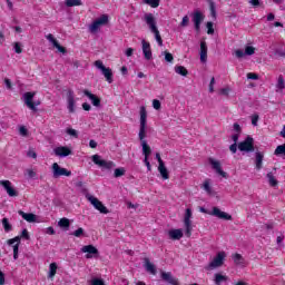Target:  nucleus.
I'll return each instance as SVG.
<instances>
[{
	"instance_id": "obj_40",
	"label": "nucleus",
	"mask_w": 285,
	"mask_h": 285,
	"mask_svg": "<svg viewBox=\"0 0 285 285\" xmlns=\"http://www.w3.org/2000/svg\"><path fill=\"white\" fill-rule=\"evenodd\" d=\"M2 226L4 233H10V230H12V225L10 224V220H8V218H2Z\"/></svg>"
},
{
	"instance_id": "obj_7",
	"label": "nucleus",
	"mask_w": 285,
	"mask_h": 285,
	"mask_svg": "<svg viewBox=\"0 0 285 285\" xmlns=\"http://www.w3.org/2000/svg\"><path fill=\"white\" fill-rule=\"evenodd\" d=\"M193 210L187 208L184 216V227L186 237H190L193 235Z\"/></svg>"
},
{
	"instance_id": "obj_41",
	"label": "nucleus",
	"mask_w": 285,
	"mask_h": 285,
	"mask_svg": "<svg viewBox=\"0 0 285 285\" xmlns=\"http://www.w3.org/2000/svg\"><path fill=\"white\" fill-rule=\"evenodd\" d=\"M57 275V263H51L49 265V277L52 278Z\"/></svg>"
},
{
	"instance_id": "obj_56",
	"label": "nucleus",
	"mask_w": 285,
	"mask_h": 285,
	"mask_svg": "<svg viewBox=\"0 0 285 285\" xmlns=\"http://www.w3.org/2000/svg\"><path fill=\"white\" fill-rule=\"evenodd\" d=\"M27 175L29 179H35V177H37V173L33 169H27Z\"/></svg>"
},
{
	"instance_id": "obj_33",
	"label": "nucleus",
	"mask_w": 285,
	"mask_h": 285,
	"mask_svg": "<svg viewBox=\"0 0 285 285\" xmlns=\"http://www.w3.org/2000/svg\"><path fill=\"white\" fill-rule=\"evenodd\" d=\"M158 173H160V176L163 179H170V175L168 174V168H166V164L158 165Z\"/></svg>"
},
{
	"instance_id": "obj_20",
	"label": "nucleus",
	"mask_w": 285,
	"mask_h": 285,
	"mask_svg": "<svg viewBox=\"0 0 285 285\" xmlns=\"http://www.w3.org/2000/svg\"><path fill=\"white\" fill-rule=\"evenodd\" d=\"M202 21H204V13H202V11H195L193 13V22L196 32H199V30H202Z\"/></svg>"
},
{
	"instance_id": "obj_63",
	"label": "nucleus",
	"mask_w": 285,
	"mask_h": 285,
	"mask_svg": "<svg viewBox=\"0 0 285 285\" xmlns=\"http://www.w3.org/2000/svg\"><path fill=\"white\" fill-rule=\"evenodd\" d=\"M135 52V49L132 48H128L126 51H125V55L126 57H132V53Z\"/></svg>"
},
{
	"instance_id": "obj_23",
	"label": "nucleus",
	"mask_w": 285,
	"mask_h": 285,
	"mask_svg": "<svg viewBox=\"0 0 285 285\" xmlns=\"http://www.w3.org/2000/svg\"><path fill=\"white\" fill-rule=\"evenodd\" d=\"M46 39L48 40L49 43H51L53 46V48H57L58 52L66 55V48H63V47H61V45H59V41H57L55 39V36H52V33L47 35Z\"/></svg>"
},
{
	"instance_id": "obj_47",
	"label": "nucleus",
	"mask_w": 285,
	"mask_h": 285,
	"mask_svg": "<svg viewBox=\"0 0 285 285\" xmlns=\"http://www.w3.org/2000/svg\"><path fill=\"white\" fill-rule=\"evenodd\" d=\"M71 235H73V237H83V228L79 227L73 233H71Z\"/></svg>"
},
{
	"instance_id": "obj_49",
	"label": "nucleus",
	"mask_w": 285,
	"mask_h": 285,
	"mask_svg": "<svg viewBox=\"0 0 285 285\" xmlns=\"http://www.w3.org/2000/svg\"><path fill=\"white\" fill-rule=\"evenodd\" d=\"M188 23H190V18H188V16H185L180 22V27L187 28Z\"/></svg>"
},
{
	"instance_id": "obj_2",
	"label": "nucleus",
	"mask_w": 285,
	"mask_h": 285,
	"mask_svg": "<svg viewBox=\"0 0 285 285\" xmlns=\"http://www.w3.org/2000/svg\"><path fill=\"white\" fill-rule=\"evenodd\" d=\"M21 239H30L28 229H23L20 236L7 240V244L13 248V259H19V244H21Z\"/></svg>"
},
{
	"instance_id": "obj_57",
	"label": "nucleus",
	"mask_w": 285,
	"mask_h": 285,
	"mask_svg": "<svg viewBox=\"0 0 285 285\" xmlns=\"http://www.w3.org/2000/svg\"><path fill=\"white\" fill-rule=\"evenodd\" d=\"M209 92H215V77H213L210 79V82H209Z\"/></svg>"
},
{
	"instance_id": "obj_42",
	"label": "nucleus",
	"mask_w": 285,
	"mask_h": 285,
	"mask_svg": "<svg viewBox=\"0 0 285 285\" xmlns=\"http://www.w3.org/2000/svg\"><path fill=\"white\" fill-rule=\"evenodd\" d=\"M142 3L150 6V8H159V0H142Z\"/></svg>"
},
{
	"instance_id": "obj_12",
	"label": "nucleus",
	"mask_w": 285,
	"mask_h": 285,
	"mask_svg": "<svg viewBox=\"0 0 285 285\" xmlns=\"http://www.w3.org/2000/svg\"><path fill=\"white\" fill-rule=\"evenodd\" d=\"M35 92H26L23 95V101L26 104L27 107H29L30 110H32L33 112H37V106H40L41 102L37 101V102H32V100L35 99Z\"/></svg>"
},
{
	"instance_id": "obj_62",
	"label": "nucleus",
	"mask_w": 285,
	"mask_h": 285,
	"mask_svg": "<svg viewBox=\"0 0 285 285\" xmlns=\"http://www.w3.org/2000/svg\"><path fill=\"white\" fill-rule=\"evenodd\" d=\"M19 132L22 135V137H26V135H28V129H26V127H20Z\"/></svg>"
},
{
	"instance_id": "obj_46",
	"label": "nucleus",
	"mask_w": 285,
	"mask_h": 285,
	"mask_svg": "<svg viewBox=\"0 0 285 285\" xmlns=\"http://www.w3.org/2000/svg\"><path fill=\"white\" fill-rule=\"evenodd\" d=\"M164 55H165V61H167V63H173V60L175 59L173 57V53L165 51Z\"/></svg>"
},
{
	"instance_id": "obj_13",
	"label": "nucleus",
	"mask_w": 285,
	"mask_h": 285,
	"mask_svg": "<svg viewBox=\"0 0 285 285\" xmlns=\"http://www.w3.org/2000/svg\"><path fill=\"white\" fill-rule=\"evenodd\" d=\"M240 153H253L255 150L253 137L248 136L244 141L238 144Z\"/></svg>"
},
{
	"instance_id": "obj_14",
	"label": "nucleus",
	"mask_w": 285,
	"mask_h": 285,
	"mask_svg": "<svg viewBox=\"0 0 285 285\" xmlns=\"http://www.w3.org/2000/svg\"><path fill=\"white\" fill-rule=\"evenodd\" d=\"M0 186H2L9 197H19V191L12 186L10 180H0Z\"/></svg>"
},
{
	"instance_id": "obj_36",
	"label": "nucleus",
	"mask_w": 285,
	"mask_h": 285,
	"mask_svg": "<svg viewBox=\"0 0 285 285\" xmlns=\"http://www.w3.org/2000/svg\"><path fill=\"white\" fill-rule=\"evenodd\" d=\"M175 72L177 75H180L181 77H188V69H186V67L184 66H176Z\"/></svg>"
},
{
	"instance_id": "obj_50",
	"label": "nucleus",
	"mask_w": 285,
	"mask_h": 285,
	"mask_svg": "<svg viewBox=\"0 0 285 285\" xmlns=\"http://www.w3.org/2000/svg\"><path fill=\"white\" fill-rule=\"evenodd\" d=\"M153 108L155 110H161V101L157 100V99H154L153 100Z\"/></svg>"
},
{
	"instance_id": "obj_3",
	"label": "nucleus",
	"mask_w": 285,
	"mask_h": 285,
	"mask_svg": "<svg viewBox=\"0 0 285 285\" xmlns=\"http://www.w3.org/2000/svg\"><path fill=\"white\" fill-rule=\"evenodd\" d=\"M109 22L110 17L108 14H102L89 24L88 30L91 35H97V32H99L104 26H108Z\"/></svg>"
},
{
	"instance_id": "obj_38",
	"label": "nucleus",
	"mask_w": 285,
	"mask_h": 285,
	"mask_svg": "<svg viewBox=\"0 0 285 285\" xmlns=\"http://www.w3.org/2000/svg\"><path fill=\"white\" fill-rule=\"evenodd\" d=\"M266 177H267V181H268L269 186H272V187L277 186L278 181H277V178H275V175H273V173H268L266 175Z\"/></svg>"
},
{
	"instance_id": "obj_1",
	"label": "nucleus",
	"mask_w": 285,
	"mask_h": 285,
	"mask_svg": "<svg viewBox=\"0 0 285 285\" xmlns=\"http://www.w3.org/2000/svg\"><path fill=\"white\" fill-rule=\"evenodd\" d=\"M146 26H148L150 32L155 36L158 46H164V40L161 39V33H159V28H157V18L153 13H145L142 17Z\"/></svg>"
},
{
	"instance_id": "obj_43",
	"label": "nucleus",
	"mask_w": 285,
	"mask_h": 285,
	"mask_svg": "<svg viewBox=\"0 0 285 285\" xmlns=\"http://www.w3.org/2000/svg\"><path fill=\"white\" fill-rule=\"evenodd\" d=\"M274 155L278 157V155H285V144L276 147Z\"/></svg>"
},
{
	"instance_id": "obj_4",
	"label": "nucleus",
	"mask_w": 285,
	"mask_h": 285,
	"mask_svg": "<svg viewBox=\"0 0 285 285\" xmlns=\"http://www.w3.org/2000/svg\"><path fill=\"white\" fill-rule=\"evenodd\" d=\"M140 127H139V132L138 137L141 142L146 141V128L148 126V111H146V107L141 106L140 107Z\"/></svg>"
},
{
	"instance_id": "obj_64",
	"label": "nucleus",
	"mask_w": 285,
	"mask_h": 285,
	"mask_svg": "<svg viewBox=\"0 0 285 285\" xmlns=\"http://www.w3.org/2000/svg\"><path fill=\"white\" fill-rule=\"evenodd\" d=\"M250 6L257 8L259 6V0H249Z\"/></svg>"
},
{
	"instance_id": "obj_15",
	"label": "nucleus",
	"mask_w": 285,
	"mask_h": 285,
	"mask_svg": "<svg viewBox=\"0 0 285 285\" xmlns=\"http://www.w3.org/2000/svg\"><path fill=\"white\" fill-rule=\"evenodd\" d=\"M208 161L213 168L217 173V175H220V177H224V179H228V174L224 170H222V163L215 158H208Z\"/></svg>"
},
{
	"instance_id": "obj_22",
	"label": "nucleus",
	"mask_w": 285,
	"mask_h": 285,
	"mask_svg": "<svg viewBox=\"0 0 285 285\" xmlns=\"http://www.w3.org/2000/svg\"><path fill=\"white\" fill-rule=\"evenodd\" d=\"M18 215H20L24 222H28V224H37L39 222L37 219V215L32 213H24L23 210H19Z\"/></svg>"
},
{
	"instance_id": "obj_5",
	"label": "nucleus",
	"mask_w": 285,
	"mask_h": 285,
	"mask_svg": "<svg viewBox=\"0 0 285 285\" xmlns=\"http://www.w3.org/2000/svg\"><path fill=\"white\" fill-rule=\"evenodd\" d=\"M224 262H226V252H218L212 262L207 265V271H215V268L224 266Z\"/></svg>"
},
{
	"instance_id": "obj_6",
	"label": "nucleus",
	"mask_w": 285,
	"mask_h": 285,
	"mask_svg": "<svg viewBox=\"0 0 285 285\" xmlns=\"http://www.w3.org/2000/svg\"><path fill=\"white\" fill-rule=\"evenodd\" d=\"M86 199H88L91 206H94V208H96V210H99L102 215H108L110 213L108 210V207L104 203H101V200H99L97 197L87 194Z\"/></svg>"
},
{
	"instance_id": "obj_59",
	"label": "nucleus",
	"mask_w": 285,
	"mask_h": 285,
	"mask_svg": "<svg viewBox=\"0 0 285 285\" xmlns=\"http://www.w3.org/2000/svg\"><path fill=\"white\" fill-rule=\"evenodd\" d=\"M27 157H31L32 159H37V153L35 150H29L27 153Z\"/></svg>"
},
{
	"instance_id": "obj_35",
	"label": "nucleus",
	"mask_w": 285,
	"mask_h": 285,
	"mask_svg": "<svg viewBox=\"0 0 285 285\" xmlns=\"http://www.w3.org/2000/svg\"><path fill=\"white\" fill-rule=\"evenodd\" d=\"M264 161V154H262L261 151L256 153V169L257 170H262V164Z\"/></svg>"
},
{
	"instance_id": "obj_25",
	"label": "nucleus",
	"mask_w": 285,
	"mask_h": 285,
	"mask_svg": "<svg viewBox=\"0 0 285 285\" xmlns=\"http://www.w3.org/2000/svg\"><path fill=\"white\" fill-rule=\"evenodd\" d=\"M144 268L147 271V273H150V275H157V267L150 262V258L148 257L144 258Z\"/></svg>"
},
{
	"instance_id": "obj_37",
	"label": "nucleus",
	"mask_w": 285,
	"mask_h": 285,
	"mask_svg": "<svg viewBox=\"0 0 285 285\" xmlns=\"http://www.w3.org/2000/svg\"><path fill=\"white\" fill-rule=\"evenodd\" d=\"M58 226L60 228H63L65 230H68V228H70V219L68 218H61L59 222H58Z\"/></svg>"
},
{
	"instance_id": "obj_30",
	"label": "nucleus",
	"mask_w": 285,
	"mask_h": 285,
	"mask_svg": "<svg viewBox=\"0 0 285 285\" xmlns=\"http://www.w3.org/2000/svg\"><path fill=\"white\" fill-rule=\"evenodd\" d=\"M203 190L207 193V195H215V191L213 190V186H210V178H207L204 180L202 185Z\"/></svg>"
},
{
	"instance_id": "obj_28",
	"label": "nucleus",
	"mask_w": 285,
	"mask_h": 285,
	"mask_svg": "<svg viewBox=\"0 0 285 285\" xmlns=\"http://www.w3.org/2000/svg\"><path fill=\"white\" fill-rule=\"evenodd\" d=\"M168 236L169 239L179 240L184 237V232L181 229H170Z\"/></svg>"
},
{
	"instance_id": "obj_54",
	"label": "nucleus",
	"mask_w": 285,
	"mask_h": 285,
	"mask_svg": "<svg viewBox=\"0 0 285 285\" xmlns=\"http://www.w3.org/2000/svg\"><path fill=\"white\" fill-rule=\"evenodd\" d=\"M250 119H252V125L257 126V121H259V115L254 114L250 116Z\"/></svg>"
},
{
	"instance_id": "obj_48",
	"label": "nucleus",
	"mask_w": 285,
	"mask_h": 285,
	"mask_svg": "<svg viewBox=\"0 0 285 285\" xmlns=\"http://www.w3.org/2000/svg\"><path fill=\"white\" fill-rule=\"evenodd\" d=\"M66 132L67 135H70V137H75L76 139L77 137H79V134L72 128H67Z\"/></svg>"
},
{
	"instance_id": "obj_26",
	"label": "nucleus",
	"mask_w": 285,
	"mask_h": 285,
	"mask_svg": "<svg viewBox=\"0 0 285 285\" xmlns=\"http://www.w3.org/2000/svg\"><path fill=\"white\" fill-rule=\"evenodd\" d=\"M83 95H85V97H88V99H90L92 106H95L96 108H99V106H101V99H99V97H97L89 90H85Z\"/></svg>"
},
{
	"instance_id": "obj_21",
	"label": "nucleus",
	"mask_w": 285,
	"mask_h": 285,
	"mask_svg": "<svg viewBox=\"0 0 285 285\" xmlns=\"http://www.w3.org/2000/svg\"><path fill=\"white\" fill-rule=\"evenodd\" d=\"M142 55L147 61L153 59V49L150 48V42L141 40Z\"/></svg>"
},
{
	"instance_id": "obj_60",
	"label": "nucleus",
	"mask_w": 285,
	"mask_h": 285,
	"mask_svg": "<svg viewBox=\"0 0 285 285\" xmlns=\"http://www.w3.org/2000/svg\"><path fill=\"white\" fill-rule=\"evenodd\" d=\"M144 164L145 166H147V170L150 173V170H153V167L150 166V161L148 160V158H144Z\"/></svg>"
},
{
	"instance_id": "obj_8",
	"label": "nucleus",
	"mask_w": 285,
	"mask_h": 285,
	"mask_svg": "<svg viewBox=\"0 0 285 285\" xmlns=\"http://www.w3.org/2000/svg\"><path fill=\"white\" fill-rule=\"evenodd\" d=\"M91 159L96 166H99V168H104V170H112L115 168V164L112 160H104L101 159V156L99 155H94L91 156Z\"/></svg>"
},
{
	"instance_id": "obj_17",
	"label": "nucleus",
	"mask_w": 285,
	"mask_h": 285,
	"mask_svg": "<svg viewBox=\"0 0 285 285\" xmlns=\"http://www.w3.org/2000/svg\"><path fill=\"white\" fill-rule=\"evenodd\" d=\"M77 100L75 99V91L72 89L67 90V108L69 112H75V106Z\"/></svg>"
},
{
	"instance_id": "obj_32",
	"label": "nucleus",
	"mask_w": 285,
	"mask_h": 285,
	"mask_svg": "<svg viewBox=\"0 0 285 285\" xmlns=\"http://www.w3.org/2000/svg\"><path fill=\"white\" fill-rule=\"evenodd\" d=\"M284 90H285L284 76L279 75L276 81V92H284Z\"/></svg>"
},
{
	"instance_id": "obj_45",
	"label": "nucleus",
	"mask_w": 285,
	"mask_h": 285,
	"mask_svg": "<svg viewBox=\"0 0 285 285\" xmlns=\"http://www.w3.org/2000/svg\"><path fill=\"white\" fill-rule=\"evenodd\" d=\"M13 50L17 55H21V52H23V49L21 48V43L20 42H14L13 43Z\"/></svg>"
},
{
	"instance_id": "obj_51",
	"label": "nucleus",
	"mask_w": 285,
	"mask_h": 285,
	"mask_svg": "<svg viewBox=\"0 0 285 285\" xmlns=\"http://www.w3.org/2000/svg\"><path fill=\"white\" fill-rule=\"evenodd\" d=\"M207 35H215V29L213 28V22H207Z\"/></svg>"
},
{
	"instance_id": "obj_11",
	"label": "nucleus",
	"mask_w": 285,
	"mask_h": 285,
	"mask_svg": "<svg viewBox=\"0 0 285 285\" xmlns=\"http://www.w3.org/2000/svg\"><path fill=\"white\" fill-rule=\"evenodd\" d=\"M51 168L55 179H58V177H70V175H72V171L59 166L57 163H53Z\"/></svg>"
},
{
	"instance_id": "obj_24",
	"label": "nucleus",
	"mask_w": 285,
	"mask_h": 285,
	"mask_svg": "<svg viewBox=\"0 0 285 285\" xmlns=\"http://www.w3.org/2000/svg\"><path fill=\"white\" fill-rule=\"evenodd\" d=\"M160 277L164 282H167V284L179 285V281L175 278L170 272H161Z\"/></svg>"
},
{
	"instance_id": "obj_16",
	"label": "nucleus",
	"mask_w": 285,
	"mask_h": 285,
	"mask_svg": "<svg viewBox=\"0 0 285 285\" xmlns=\"http://www.w3.org/2000/svg\"><path fill=\"white\" fill-rule=\"evenodd\" d=\"M235 57L237 59H244V57H253V55H255V47L253 46H246L245 47V51L244 50H240V49H237L235 52H234Z\"/></svg>"
},
{
	"instance_id": "obj_18",
	"label": "nucleus",
	"mask_w": 285,
	"mask_h": 285,
	"mask_svg": "<svg viewBox=\"0 0 285 285\" xmlns=\"http://www.w3.org/2000/svg\"><path fill=\"white\" fill-rule=\"evenodd\" d=\"M209 215H212L213 217H218V219H225L227 222H230V219H233V216H230L229 214H226L225 212H222L219 207H213Z\"/></svg>"
},
{
	"instance_id": "obj_27",
	"label": "nucleus",
	"mask_w": 285,
	"mask_h": 285,
	"mask_svg": "<svg viewBox=\"0 0 285 285\" xmlns=\"http://www.w3.org/2000/svg\"><path fill=\"white\" fill-rule=\"evenodd\" d=\"M208 59V46H206V41L200 42V61L202 63H206Z\"/></svg>"
},
{
	"instance_id": "obj_61",
	"label": "nucleus",
	"mask_w": 285,
	"mask_h": 285,
	"mask_svg": "<svg viewBox=\"0 0 285 285\" xmlns=\"http://www.w3.org/2000/svg\"><path fill=\"white\" fill-rule=\"evenodd\" d=\"M229 150L230 153H233V155H235V153H237V144L234 142L233 145H230Z\"/></svg>"
},
{
	"instance_id": "obj_34",
	"label": "nucleus",
	"mask_w": 285,
	"mask_h": 285,
	"mask_svg": "<svg viewBox=\"0 0 285 285\" xmlns=\"http://www.w3.org/2000/svg\"><path fill=\"white\" fill-rule=\"evenodd\" d=\"M228 279V276L224 274L216 273L214 275V282L216 285H222V283L226 282Z\"/></svg>"
},
{
	"instance_id": "obj_44",
	"label": "nucleus",
	"mask_w": 285,
	"mask_h": 285,
	"mask_svg": "<svg viewBox=\"0 0 285 285\" xmlns=\"http://www.w3.org/2000/svg\"><path fill=\"white\" fill-rule=\"evenodd\" d=\"M124 175H126V169H124V168L115 169V173H114L115 177H124Z\"/></svg>"
},
{
	"instance_id": "obj_52",
	"label": "nucleus",
	"mask_w": 285,
	"mask_h": 285,
	"mask_svg": "<svg viewBox=\"0 0 285 285\" xmlns=\"http://www.w3.org/2000/svg\"><path fill=\"white\" fill-rule=\"evenodd\" d=\"M220 95H223L224 97H228V95H230V87H225V88H222L219 90Z\"/></svg>"
},
{
	"instance_id": "obj_10",
	"label": "nucleus",
	"mask_w": 285,
	"mask_h": 285,
	"mask_svg": "<svg viewBox=\"0 0 285 285\" xmlns=\"http://www.w3.org/2000/svg\"><path fill=\"white\" fill-rule=\"evenodd\" d=\"M80 252L86 254V259H97L99 257V249L95 245H85Z\"/></svg>"
},
{
	"instance_id": "obj_19",
	"label": "nucleus",
	"mask_w": 285,
	"mask_h": 285,
	"mask_svg": "<svg viewBox=\"0 0 285 285\" xmlns=\"http://www.w3.org/2000/svg\"><path fill=\"white\" fill-rule=\"evenodd\" d=\"M53 155H56V157H61V158L68 157L72 155V149H70V147L59 146L53 149Z\"/></svg>"
},
{
	"instance_id": "obj_29",
	"label": "nucleus",
	"mask_w": 285,
	"mask_h": 285,
	"mask_svg": "<svg viewBox=\"0 0 285 285\" xmlns=\"http://www.w3.org/2000/svg\"><path fill=\"white\" fill-rule=\"evenodd\" d=\"M232 259L236 266H246V261L244 259V256H242L240 254H234L232 256Z\"/></svg>"
},
{
	"instance_id": "obj_39",
	"label": "nucleus",
	"mask_w": 285,
	"mask_h": 285,
	"mask_svg": "<svg viewBox=\"0 0 285 285\" xmlns=\"http://www.w3.org/2000/svg\"><path fill=\"white\" fill-rule=\"evenodd\" d=\"M65 4L67 8H75V6H83V2L81 0H66Z\"/></svg>"
},
{
	"instance_id": "obj_53",
	"label": "nucleus",
	"mask_w": 285,
	"mask_h": 285,
	"mask_svg": "<svg viewBox=\"0 0 285 285\" xmlns=\"http://www.w3.org/2000/svg\"><path fill=\"white\" fill-rule=\"evenodd\" d=\"M91 285H106V283H104V279L101 278H92Z\"/></svg>"
},
{
	"instance_id": "obj_58",
	"label": "nucleus",
	"mask_w": 285,
	"mask_h": 285,
	"mask_svg": "<svg viewBox=\"0 0 285 285\" xmlns=\"http://www.w3.org/2000/svg\"><path fill=\"white\" fill-rule=\"evenodd\" d=\"M212 17H217V11L215 10V2L209 4Z\"/></svg>"
},
{
	"instance_id": "obj_55",
	"label": "nucleus",
	"mask_w": 285,
	"mask_h": 285,
	"mask_svg": "<svg viewBox=\"0 0 285 285\" xmlns=\"http://www.w3.org/2000/svg\"><path fill=\"white\" fill-rule=\"evenodd\" d=\"M247 79H252L253 81H257V79H259V76L255 72H248L247 73Z\"/></svg>"
},
{
	"instance_id": "obj_31",
	"label": "nucleus",
	"mask_w": 285,
	"mask_h": 285,
	"mask_svg": "<svg viewBox=\"0 0 285 285\" xmlns=\"http://www.w3.org/2000/svg\"><path fill=\"white\" fill-rule=\"evenodd\" d=\"M141 147H142V155H144L145 159H148L150 157V155L153 154V149H150V146L148 145V142L146 140H142Z\"/></svg>"
},
{
	"instance_id": "obj_9",
	"label": "nucleus",
	"mask_w": 285,
	"mask_h": 285,
	"mask_svg": "<svg viewBox=\"0 0 285 285\" xmlns=\"http://www.w3.org/2000/svg\"><path fill=\"white\" fill-rule=\"evenodd\" d=\"M94 66L100 70V72H102L106 81H108L109 83H112V69L104 66V61L101 60H96Z\"/></svg>"
}]
</instances>
